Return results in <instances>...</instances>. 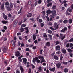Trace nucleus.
I'll use <instances>...</instances> for the list:
<instances>
[{
  "instance_id": "1",
  "label": "nucleus",
  "mask_w": 73,
  "mask_h": 73,
  "mask_svg": "<svg viewBox=\"0 0 73 73\" xmlns=\"http://www.w3.org/2000/svg\"><path fill=\"white\" fill-rule=\"evenodd\" d=\"M38 57L39 59H40V60H41V62H40L41 64H42V62H46L45 60L44 59V57H43V56H38Z\"/></svg>"
},
{
  "instance_id": "2",
  "label": "nucleus",
  "mask_w": 73,
  "mask_h": 73,
  "mask_svg": "<svg viewBox=\"0 0 73 73\" xmlns=\"http://www.w3.org/2000/svg\"><path fill=\"white\" fill-rule=\"evenodd\" d=\"M56 12L55 10H53L52 12V15H50V16L53 18H54V16H56Z\"/></svg>"
},
{
  "instance_id": "3",
  "label": "nucleus",
  "mask_w": 73,
  "mask_h": 73,
  "mask_svg": "<svg viewBox=\"0 0 73 73\" xmlns=\"http://www.w3.org/2000/svg\"><path fill=\"white\" fill-rule=\"evenodd\" d=\"M60 26V25L58 24L57 25V23L55 22L54 23V30H56V29H57L58 28V27Z\"/></svg>"
},
{
  "instance_id": "4",
  "label": "nucleus",
  "mask_w": 73,
  "mask_h": 73,
  "mask_svg": "<svg viewBox=\"0 0 73 73\" xmlns=\"http://www.w3.org/2000/svg\"><path fill=\"white\" fill-rule=\"evenodd\" d=\"M15 54L16 57H19V56H20V53L19 51H17L15 52Z\"/></svg>"
},
{
  "instance_id": "5",
  "label": "nucleus",
  "mask_w": 73,
  "mask_h": 73,
  "mask_svg": "<svg viewBox=\"0 0 73 73\" xmlns=\"http://www.w3.org/2000/svg\"><path fill=\"white\" fill-rule=\"evenodd\" d=\"M61 64L60 63H58L56 64V67L58 68H60V67H61Z\"/></svg>"
},
{
  "instance_id": "6",
  "label": "nucleus",
  "mask_w": 73,
  "mask_h": 73,
  "mask_svg": "<svg viewBox=\"0 0 73 73\" xmlns=\"http://www.w3.org/2000/svg\"><path fill=\"white\" fill-rule=\"evenodd\" d=\"M60 36L62 40H64V38L65 37V35H64L63 36V34H60Z\"/></svg>"
},
{
  "instance_id": "7",
  "label": "nucleus",
  "mask_w": 73,
  "mask_h": 73,
  "mask_svg": "<svg viewBox=\"0 0 73 73\" xmlns=\"http://www.w3.org/2000/svg\"><path fill=\"white\" fill-rule=\"evenodd\" d=\"M68 29L66 27H64V29H63L62 30H61V32H65V31H67Z\"/></svg>"
},
{
  "instance_id": "8",
  "label": "nucleus",
  "mask_w": 73,
  "mask_h": 73,
  "mask_svg": "<svg viewBox=\"0 0 73 73\" xmlns=\"http://www.w3.org/2000/svg\"><path fill=\"white\" fill-rule=\"evenodd\" d=\"M60 48L61 47L59 45L55 47L56 50H60Z\"/></svg>"
},
{
  "instance_id": "9",
  "label": "nucleus",
  "mask_w": 73,
  "mask_h": 73,
  "mask_svg": "<svg viewBox=\"0 0 73 73\" xmlns=\"http://www.w3.org/2000/svg\"><path fill=\"white\" fill-rule=\"evenodd\" d=\"M5 7L7 9V8L9 7V3L8 2H5Z\"/></svg>"
},
{
  "instance_id": "10",
  "label": "nucleus",
  "mask_w": 73,
  "mask_h": 73,
  "mask_svg": "<svg viewBox=\"0 0 73 73\" xmlns=\"http://www.w3.org/2000/svg\"><path fill=\"white\" fill-rule=\"evenodd\" d=\"M3 18L5 19V20H7V16L4 13H3Z\"/></svg>"
},
{
  "instance_id": "11",
  "label": "nucleus",
  "mask_w": 73,
  "mask_h": 73,
  "mask_svg": "<svg viewBox=\"0 0 73 73\" xmlns=\"http://www.w3.org/2000/svg\"><path fill=\"white\" fill-rule=\"evenodd\" d=\"M62 52L63 53H64V54H65L66 53V50L64 48H63L62 49Z\"/></svg>"
},
{
  "instance_id": "12",
  "label": "nucleus",
  "mask_w": 73,
  "mask_h": 73,
  "mask_svg": "<svg viewBox=\"0 0 73 73\" xmlns=\"http://www.w3.org/2000/svg\"><path fill=\"white\" fill-rule=\"evenodd\" d=\"M37 59H38V57H36L35 58H34L33 60V63H35L36 61L37 60Z\"/></svg>"
},
{
  "instance_id": "13",
  "label": "nucleus",
  "mask_w": 73,
  "mask_h": 73,
  "mask_svg": "<svg viewBox=\"0 0 73 73\" xmlns=\"http://www.w3.org/2000/svg\"><path fill=\"white\" fill-rule=\"evenodd\" d=\"M23 63H24V64H27V59L25 58H24L23 59Z\"/></svg>"
},
{
  "instance_id": "14",
  "label": "nucleus",
  "mask_w": 73,
  "mask_h": 73,
  "mask_svg": "<svg viewBox=\"0 0 73 73\" xmlns=\"http://www.w3.org/2000/svg\"><path fill=\"white\" fill-rule=\"evenodd\" d=\"M1 8L2 10H4V3L2 4V5Z\"/></svg>"
},
{
  "instance_id": "15",
  "label": "nucleus",
  "mask_w": 73,
  "mask_h": 73,
  "mask_svg": "<svg viewBox=\"0 0 73 73\" xmlns=\"http://www.w3.org/2000/svg\"><path fill=\"white\" fill-rule=\"evenodd\" d=\"M33 38L34 40H35L36 38V35L35 34H33Z\"/></svg>"
},
{
  "instance_id": "16",
  "label": "nucleus",
  "mask_w": 73,
  "mask_h": 73,
  "mask_svg": "<svg viewBox=\"0 0 73 73\" xmlns=\"http://www.w3.org/2000/svg\"><path fill=\"white\" fill-rule=\"evenodd\" d=\"M17 21H15L14 23V24H13V27H15L17 25Z\"/></svg>"
},
{
  "instance_id": "17",
  "label": "nucleus",
  "mask_w": 73,
  "mask_h": 73,
  "mask_svg": "<svg viewBox=\"0 0 73 73\" xmlns=\"http://www.w3.org/2000/svg\"><path fill=\"white\" fill-rule=\"evenodd\" d=\"M20 69L21 73H23V72L24 71V69L23 68V67H22L21 66L20 67Z\"/></svg>"
},
{
  "instance_id": "18",
  "label": "nucleus",
  "mask_w": 73,
  "mask_h": 73,
  "mask_svg": "<svg viewBox=\"0 0 73 73\" xmlns=\"http://www.w3.org/2000/svg\"><path fill=\"white\" fill-rule=\"evenodd\" d=\"M32 16V14L31 13H29L27 14V17H30Z\"/></svg>"
},
{
  "instance_id": "19",
  "label": "nucleus",
  "mask_w": 73,
  "mask_h": 73,
  "mask_svg": "<svg viewBox=\"0 0 73 73\" xmlns=\"http://www.w3.org/2000/svg\"><path fill=\"white\" fill-rule=\"evenodd\" d=\"M46 13L48 14L51 13H52V11L50 10H48L46 11Z\"/></svg>"
},
{
  "instance_id": "20",
  "label": "nucleus",
  "mask_w": 73,
  "mask_h": 73,
  "mask_svg": "<svg viewBox=\"0 0 73 73\" xmlns=\"http://www.w3.org/2000/svg\"><path fill=\"white\" fill-rule=\"evenodd\" d=\"M54 59H55V60H58V58L56 56H54Z\"/></svg>"
},
{
  "instance_id": "21",
  "label": "nucleus",
  "mask_w": 73,
  "mask_h": 73,
  "mask_svg": "<svg viewBox=\"0 0 73 73\" xmlns=\"http://www.w3.org/2000/svg\"><path fill=\"white\" fill-rule=\"evenodd\" d=\"M49 70L50 71H54L55 70V67H54L52 68H49Z\"/></svg>"
},
{
  "instance_id": "22",
  "label": "nucleus",
  "mask_w": 73,
  "mask_h": 73,
  "mask_svg": "<svg viewBox=\"0 0 73 73\" xmlns=\"http://www.w3.org/2000/svg\"><path fill=\"white\" fill-rule=\"evenodd\" d=\"M33 4H31V6L30 7V10H32L33 9Z\"/></svg>"
},
{
  "instance_id": "23",
  "label": "nucleus",
  "mask_w": 73,
  "mask_h": 73,
  "mask_svg": "<svg viewBox=\"0 0 73 73\" xmlns=\"http://www.w3.org/2000/svg\"><path fill=\"white\" fill-rule=\"evenodd\" d=\"M48 36L49 38H50V40H52V36L51 35L49 34H48Z\"/></svg>"
},
{
  "instance_id": "24",
  "label": "nucleus",
  "mask_w": 73,
  "mask_h": 73,
  "mask_svg": "<svg viewBox=\"0 0 73 73\" xmlns=\"http://www.w3.org/2000/svg\"><path fill=\"white\" fill-rule=\"evenodd\" d=\"M68 21L67 20H65L63 21V23L64 24H66Z\"/></svg>"
},
{
  "instance_id": "25",
  "label": "nucleus",
  "mask_w": 73,
  "mask_h": 73,
  "mask_svg": "<svg viewBox=\"0 0 73 73\" xmlns=\"http://www.w3.org/2000/svg\"><path fill=\"white\" fill-rule=\"evenodd\" d=\"M69 23V24H71L72 23V19H70L68 20Z\"/></svg>"
},
{
  "instance_id": "26",
  "label": "nucleus",
  "mask_w": 73,
  "mask_h": 73,
  "mask_svg": "<svg viewBox=\"0 0 73 73\" xmlns=\"http://www.w3.org/2000/svg\"><path fill=\"white\" fill-rule=\"evenodd\" d=\"M43 37H45L46 38H47L48 36H47V35L46 34V33H44L43 34Z\"/></svg>"
},
{
  "instance_id": "27",
  "label": "nucleus",
  "mask_w": 73,
  "mask_h": 73,
  "mask_svg": "<svg viewBox=\"0 0 73 73\" xmlns=\"http://www.w3.org/2000/svg\"><path fill=\"white\" fill-rule=\"evenodd\" d=\"M52 3H50L47 4V7H49L50 6H52Z\"/></svg>"
},
{
  "instance_id": "28",
  "label": "nucleus",
  "mask_w": 73,
  "mask_h": 73,
  "mask_svg": "<svg viewBox=\"0 0 73 73\" xmlns=\"http://www.w3.org/2000/svg\"><path fill=\"white\" fill-rule=\"evenodd\" d=\"M48 33H52V31L50 30H48V31H47Z\"/></svg>"
},
{
  "instance_id": "29",
  "label": "nucleus",
  "mask_w": 73,
  "mask_h": 73,
  "mask_svg": "<svg viewBox=\"0 0 73 73\" xmlns=\"http://www.w3.org/2000/svg\"><path fill=\"white\" fill-rule=\"evenodd\" d=\"M9 6H10V8H13V5L12 4V3H10L9 4Z\"/></svg>"
},
{
  "instance_id": "30",
  "label": "nucleus",
  "mask_w": 73,
  "mask_h": 73,
  "mask_svg": "<svg viewBox=\"0 0 73 73\" xmlns=\"http://www.w3.org/2000/svg\"><path fill=\"white\" fill-rule=\"evenodd\" d=\"M65 73H67L68 72V70L67 68H65L64 70Z\"/></svg>"
},
{
  "instance_id": "31",
  "label": "nucleus",
  "mask_w": 73,
  "mask_h": 73,
  "mask_svg": "<svg viewBox=\"0 0 73 73\" xmlns=\"http://www.w3.org/2000/svg\"><path fill=\"white\" fill-rule=\"evenodd\" d=\"M69 42H73V38H71L70 40H69Z\"/></svg>"
},
{
  "instance_id": "32",
  "label": "nucleus",
  "mask_w": 73,
  "mask_h": 73,
  "mask_svg": "<svg viewBox=\"0 0 73 73\" xmlns=\"http://www.w3.org/2000/svg\"><path fill=\"white\" fill-rule=\"evenodd\" d=\"M42 2V1L41 0H39L38 1V4H41Z\"/></svg>"
},
{
  "instance_id": "33",
  "label": "nucleus",
  "mask_w": 73,
  "mask_h": 73,
  "mask_svg": "<svg viewBox=\"0 0 73 73\" xmlns=\"http://www.w3.org/2000/svg\"><path fill=\"white\" fill-rule=\"evenodd\" d=\"M2 23H3V24H7V23H8L7 22L5 21H2Z\"/></svg>"
},
{
  "instance_id": "34",
  "label": "nucleus",
  "mask_w": 73,
  "mask_h": 73,
  "mask_svg": "<svg viewBox=\"0 0 73 73\" xmlns=\"http://www.w3.org/2000/svg\"><path fill=\"white\" fill-rule=\"evenodd\" d=\"M41 68H42V67L41 66L39 67L38 68L39 72H41L42 70V69H41Z\"/></svg>"
},
{
  "instance_id": "35",
  "label": "nucleus",
  "mask_w": 73,
  "mask_h": 73,
  "mask_svg": "<svg viewBox=\"0 0 73 73\" xmlns=\"http://www.w3.org/2000/svg\"><path fill=\"white\" fill-rule=\"evenodd\" d=\"M38 21L39 23H42V22L43 21L41 19H40Z\"/></svg>"
},
{
  "instance_id": "36",
  "label": "nucleus",
  "mask_w": 73,
  "mask_h": 73,
  "mask_svg": "<svg viewBox=\"0 0 73 73\" xmlns=\"http://www.w3.org/2000/svg\"><path fill=\"white\" fill-rule=\"evenodd\" d=\"M68 11L70 12H71L72 11V9H70V8H68Z\"/></svg>"
},
{
  "instance_id": "37",
  "label": "nucleus",
  "mask_w": 73,
  "mask_h": 73,
  "mask_svg": "<svg viewBox=\"0 0 73 73\" xmlns=\"http://www.w3.org/2000/svg\"><path fill=\"white\" fill-rule=\"evenodd\" d=\"M8 17H9L10 18H11V17H12V15H11V14L10 13L8 14Z\"/></svg>"
},
{
  "instance_id": "38",
  "label": "nucleus",
  "mask_w": 73,
  "mask_h": 73,
  "mask_svg": "<svg viewBox=\"0 0 73 73\" xmlns=\"http://www.w3.org/2000/svg\"><path fill=\"white\" fill-rule=\"evenodd\" d=\"M48 25H52V22H49L48 23Z\"/></svg>"
},
{
  "instance_id": "39",
  "label": "nucleus",
  "mask_w": 73,
  "mask_h": 73,
  "mask_svg": "<svg viewBox=\"0 0 73 73\" xmlns=\"http://www.w3.org/2000/svg\"><path fill=\"white\" fill-rule=\"evenodd\" d=\"M12 44L13 47H14V46H15V43L14 42H12Z\"/></svg>"
},
{
  "instance_id": "40",
  "label": "nucleus",
  "mask_w": 73,
  "mask_h": 73,
  "mask_svg": "<svg viewBox=\"0 0 73 73\" xmlns=\"http://www.w3.org/2000/svg\"><path fill=\"white\" fill-rule=\"evenodd\" d=\"M26 27V25H25V24H23L21 26V27Z\"/></svg>"
},
{
  "instance_id": "41",
  "label": "nucleus",
  "mask_w": 73,
  "mask_h": 73,
  "mask_svg": "<svg viewBox=\"0 0 73 73\" xmlns=\"http://www.w3.org/2000/svg\"><path fill=\"white\" fill-rule=\"evenodd\" d=\"M7 50V49H6V47H5L3 49V52L4 53H5Z\"/></svg>"
},
{
  "instance_id": "42",
  "label": "nucleus",
  "mask_w": 73,
  "mask_h": 73,
  "mask_svg": "<svg viewBox=\"0 0 73 73\" xmlns=\"http://www.w3.org/2000/svg\"><path fill=\"white\" fill-rule=\"evenodd\" d=\"M70 56L71 57H73V53L72 52H70Z\"/></svg>"
},
{
  "instance_id": "43",
  "label": "nucleus",
  "mask_w": 73,
  "mask_h": 73,
  "mask_svg": "<svg viewBox=\"0 0 73 73\" xmlns=\"http://www.w3.org/2000/svg\"><path fill=\"white\" fill-rule=\"evenodd\" d=\"M46 46H50V44H49V42H48L47 43Z\"/></svg>"
},
{
  "instance_id": "44",
  "label": "nucleus",
  "mask_w": 73,
  "mask_h": 73,
  "mask_svg": "<svg viewBox=\"0 0 73 73\" xmlns=\"http://www.w3.org/2000/svg\"><path fill=\"white\" fill-rule=\"evenodd\" d=\"M67 50H68V52H72V50H71V49H70V48L68 49Z\"/></svg>"
},
{
  "instance_id": "45",
  "label": "nucleus",
  "mask_w": 73,
  "mask_h": 73,
  "mask_svg": "<svg viewBox=\"0 0 73 73\" xmlns=\"http://www.w3.org/2000/svg\"><path fill=\"white\" fill-rule=\"evenodd\" d=\"M49 28L50 29H51L52 31H54V28L52 27H50Z\"/></svg>"
},
{
  "instance_id": "46",
  "label": "nucleus",
  "mask_w": 73,
  "mask_h": 73,
  "mask_svg": "<svg viewBox=\"0 0 73 73\" xmlns=\"http://www.w3.org/2000/svg\"><path fill=\"white\" fill-rule=\"evenodd\" d=\"M56 43V45H58L59 44V43H60V42H59V41H56L55 42Z\"/></svg>"
},
{
  "instance_id": "47",
  "label": "nucleus",
  "mask_w": 73,
  "mask_h": 73,
  "mask_svg": "<svg viewBox=\"0 0 73 73\" xmlns=\"http://www.w3.org/2000/svg\"><path fill=\"white\" fill-rule=\"evenodd\" d=\"M63 64L64 65H67L68 64V62H63Z\"/></svg>"
},
{
  "instance_id": "48",
  "label": "nucleus",
  "mask_w": 73,
  "mask_h": 73,
  "mask_svg": "<svg viewBox=\"0 0 73 73\" xmlns=\"http://www.w3.org/2000/svg\"><path fill=\"white\" fill-rule=\"evenodd\" d=\"M45 17H46V18L47 19V20L48 21H49V20H50L49 18L47 16H46Z\"/></svg>"
},
{
  "instance_id": "49",
  "label": "nucleus",
  "mask_w": 73,
  "mask_h": 73,
  "mask_svg": "<svg viewBox=\"0 0 73 73\" xmlns=\"http://www.w3.org/2000/svg\"><path fill=\"white\" fill-rule=\"evenodd\" d=\"M63 58V57L62 56L61 54V56L60 57V60H62Z\"/></svg>"
},
{
  "instance_id": "50",
  "label": "nucleus",
  "mask_w": 73,
  "mask_h": 73,
  "mask_svg": "<svg viewBox=\"0 0 73 73\" xmlns=\"http://www.w3.org/2000/svg\"><path fill=\"white\" fill-rule=\"evenodd\" d=\"M52 8L53 9H56V6L55 5H53Z\"/></svg>"
},
{
  "instance_id": "51",
  "label": "nucleus",
  "mask_w": 73,
  "mask_h": 73,
  "mask_svg": "<svg viewBox=\"0 0 73 73\" xmlns=\"http://www.w3.org/2000/svg\"><path fill=\"white\" fill-rule=\"evenodd\" d=\"M20 30L21 31V32H23L24 31V29L22 28H21L20 29Z\"/></svg>"
},
{
  "instance_id": "52",
  "label": "nucleus",
  "mask_w": 73,
  "mask_h": 73,
  "mask_svg": "<svg viewBox=\"0 0 73 73\" xmlns=\"http://www.w3.org/2000/svg\"><path fill=\"white\" fill-rule=\"evenodd\" d=\"M7 26H5L3 27V29H5V30H6V29H7Z\"/></svg>"
},
{
  "instance_id": "53",
  "label": "nucleus",
  "mask_w": 73,
  "mask_h": 73,
  "mask_svg": "<svg viewBox=\"0 0 73 73\" xmlns=\"http://www.w3.org/2000/svg\"><path fill=\"white\" fill-rule=\"evenodd\" d=\"M40 24L41 25V27H44V23H41Z\"/></svg>"
},
{
  "instance_id": "54",
  "label": "nucleus",
  "mask_w": 73,
  "mask_h": 73,
  "mask_svg": "<svg viewBox=\"0 0 73 73\" xmlns=\"http://www.w3.org/2000/svg\"><path fill=\"white\" fill-rule=\"evenodd\" d=\"M32 3V2H31V1H29L28 2V4L29 5H30V4H31Z\"/></svg>"
},
{
  "instance_id": "55",
  "label": "nucleus",
  "mask_w": 73,
  "mask_h": 73,
  "mask_svg": "<svg viewBox=\"0 0 73 73\" xmlns=\"http://www.w3.org/2000/svg\"><path fill=\"white\" fill-rule=\"evenodd\" d=\"M23 55H21V56H19L18 57V59L19 60H20V59H21V58L22 57H23Z\"/></svg>"
},
{
  "instance_id": "56",
  "label": "nucleus",
  "mask_w": 73,
  "mask_h": 73,
  "mask_svg": "<svg viewBox=\"0 0 73 73\" xmlns=\"http://www.w3.org/2000/svg\"><path fill=\"white\" fill-rule=\"evenodd\" d=\"M56 54H60L61 53V52L60 51H58L56 52Z\"/></svg>"
},
{
  "instance_id": "57",
  "label": "nucleus",
  "mask_w": 73,
  "mask_h": 73,
  "mask_svg": "<svg viewBox=\"0 0 73 73\" xmlns=\"http://www.w3.org/2000/svg\"><path fill=\"white\" fill-rule=\"evenodd\" d=\"M36 61H37V62L38 63H40V60L38 59H37Z\"/></svg>"
},
{
  "instance_id": "58",
  "label": "nucleus",
  "mask_w": 73,
  "mask_h": 73,
  "mask_svg": "<svg viewBox=\"0 0 73 73\" xmlns=\"http://www.w3.org/2000/svg\"><path fill=\"white\" fill-rule=\"evenodd\" d=\"M31 65L32 66V69H34L35 68V66L34 65H33L32 64H31Z\"/></svg>"
},
{
  "instance_id": "59",
  "label": "nucleus",
  "mask_w": 73,
  "mask_h": 73,
  "mask_svg": "<svg viewBox=\"0 0 73 73\" xmlns=\"http://www.w3.org/2000/svg\"><path fill=\"white\" fill-rule=\"evenodd\" d=\"M70 47H72L73 46V44L72 43H70Z\"/></svg>"
},
{
  "instance_id": "60",
  "label": "nucleus",
  "mask_w": 73,
  "mask_h": 73,
  "mask_svg": "<svg viewBox=\"0 0 73 73\" xmlns=\"http://www.w3.org/2000/svg\"><path fill=\"white\" fill-rule=\"evenodd\" d=\"M7 8V9L8 11H10L11 10V9L9 7H8V8Z\"/></svg>"
},
{
  "instance_id": "61",
  "label": "nucleus",
  "mask_w": 73,
  "mask_h": 73,
  "mask_svg": "<svg viewBox=\"0 0 73 73\" xmlns=\"http://www.w3.org/2000/svg\"><path fill=\"white\" fill-rule=\"evenodd\" d=\"M23 28L25 30H26V31H27L28 30V27H27L24 28Z\"/></svg>"
},
{
  "instance_id": "62",
  "label": "nucleus",
  "mask_w": 73,
  "mask_h": 73,
  "mask_svg": "<svg viewBox=\"0 0 73 73\" xmlns=\"http://www.w3.org/2000/svg\"><path fill=\"white\" fill-rule=\"evenodd\" d=\"M64 6L65 7H67V4L66 3H64Z\"/></svg>"
},
{
  "instance_id": "63",
  "label": "nucleus",
  "mask_w": 73,
  "mask_h": 73,
  "mask_svg": "<svg viewBox=\"0 0 73 73\" xmlns=\"http://www.w3.org/2000/svg\"><path fill=\"white\" fill-rule=\"evenodd\" d=\"M11 69V68L10 67H8L7 68V70H9Z\"/></svg>"
},
{
  "instance_id": "64",
  "label": "nucleus",
  "mask_w": 73,
  "mask_h": 73,
  "mask_svg": "<svg viewBox=\"0 0 73 73\" xmlns=\"http://www.w3.org/2000/svg\"><path fill=\"white\" fill-rule=\"evenodd\" d=\"M16 73H20V71L19 70H16Z\"/></svg>"
}]
</instances>
